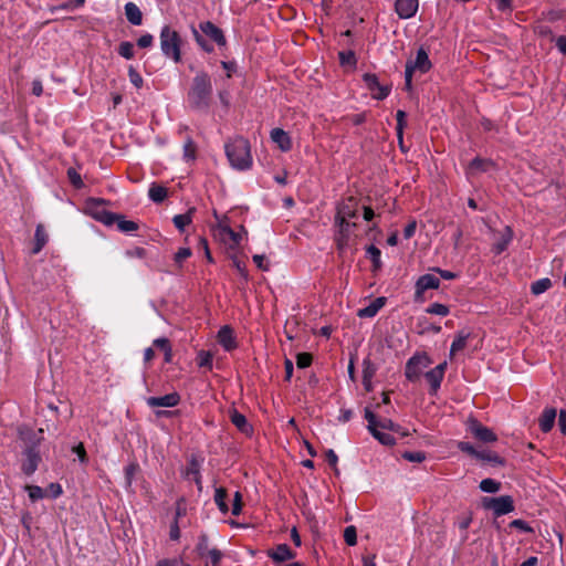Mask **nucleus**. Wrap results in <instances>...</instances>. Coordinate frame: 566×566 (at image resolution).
<instances>
[{
	"label": "nucleus",
	"instance_id": "nucleus-48",
	"mask_svg": "<svg viewBox=\"0 0 566 566\" xmlns=\"http://www.w3.org/2000/svg\"><path fill=\"white\" fill-rule=\"evenodd\" d=\"M197 364L199 367H212V355L209 352L201 350L197 356Z\"/></svg>",
	"mask_w": 566,
	"mask_h": 566
},
{
	"label": "nucleus",
	"instance_id": "nucleus-18",
	"mask_svg": "<svg viewBox=\"0 0 566 566\" xmlns=\"http://www.w3.org/2000/svg\"><path fill=\"white\" fill-rule=\"evenodd\" d=\"M418 7V0H396L395 2V11L400 19L412 18L417 13Z\"/></svg>",
	"mask_w": 566,
	"mask_h": 566
},
{
	"label": "nucleus",
	"instance_id": "nucleus-11",
	"mask_svg": "<svg viewBox=\"0 0 566 566\" xmlns=\"http://www.w3.org/2000/svg\"><path fill=\"white\" fill-rule=\"evenodd\" d=\"M355 218H357V201L349 197L337 206L335 222H349Z\"/></svg>",
	"mask_w": 566,
	"mask_h": 566
},
{
	"label": "nucleus",
	"instance_id": "nucleus-4",
	"mask_svg": "<svg viewBox=\"0 0 566 566\" xmlns=\"http://www.w3.org/2000/svg\"><path fill=\"white\" fill-rule=\"evenodd\" d=\"M432 64L429 60V55L423 48L417 51L416 59L409 60L406 63L405 70V87L407 91L412 88V74L419 72L420 74L427 73L431 69Z\"/></svg>",
	"mask_w": 566,
	"mask_h": 566
},
{
	"label": "nucleus",
	"instance_id": "nucleus-8",
	"mask_svg": "<svg viewBox=\"0 0 566 566\" xmlns=\"http://www.w3.org/2000/svg\"><path fill=\"white\" fill-rule=\"evenodd\" d=\"M365 419L368 422L367 429L371 433V436L377 439L384 446H394L396 443V439L389 432L382 431L376 424V415L367 407L365 408Z\"/></svg>",
	"mask_w": 566,
	"mask_h": 566
},
{
	"label": "nucleus",
	"instance_id": "nucleus-2",
	"mask_svg": "<svg viewBox=\"0 0 566 566\" xmlns=\"http://www.w3.org/2000/svg\"><path fill=\"white\" fill-rule=\"evenodd\" d=\"M227 158L232 168L244 171L252 167L251 146L247 138L235 136L224 144Z\"/></svg>",
	"mask_w": 566,
	"mask_h": 566
},
{
	"label": "nucleus",
	"instance_id": "nucleus-10",
	"mask_svg": "<svg viewBox=\"0 0 566 566\" xmlns=\"http://www.w3.org/2000/svg\"><path fill=\"white\" fill-rule=\"evenodd\" d=\"M23 459L21 463V470L25 475H32L41 462V455L36 446H30L25 448L22 453Z\"/></svg>",
	"mask_w": 566,
	"mask_h": 566
},
{
	"label": "nucleus",
	"instance_id": "nucleus-19",
	"mask_svg": "<svg viewBox=\"0 0 566 566\" xmlns=\"http://www.w3.org/2000/svg\"><path fill=\"white\" fill-rule=\"evenodd\" d=\"M338 227V231L335 234V242L338 250H344L348 245L349 235L352 229L356 227V223L352 222H335Z\"/></svg>",
	"mask_w": 566,
	"mask_h": 566
},
{
	"label": "nucleus",
	"instance_id": "nucleus-58",
	"mask_svg": "<svg viewBox=\"0 0 566 566\" xmlns=\"http://www.w3.org/2000/svg\"><path fill=\"white\" fill-rule=\"evenodd\" d=\"M242 510V495L240 492L234 493V499L232 503L231 513L234 516H238L241 513Z\"/></svg>",
	"mask_w": 566,
	"mask_h": 566
},
{
	"label": "nucleus",
	"instance_id": "nucleus-9",
	"mask_svg": "<svg viewBox=\"0 0 566 566\" xmlns=\"http://www.w3.org/2000/svg\"><path fill=\"white\" fill-rule=\"evenodd\" d=\"M363 81L366 87L370 91L371 97L378 101L385 99L391 92L390 85L380 84L378 76L374 73H365Z\"/></svg>",
	"mask_w": 566,
	"mask_h": 566
},
{
	"label": "nucleus",
	"instance_id": "nucleus-22",
	"mask_svg": "<svg viewBox=\"0 0 566 566\" xmlns=\"http://www.w3.org/2000/svg\"><path fill=\"white\" fill-rule=\"evenodd\" d=\"M229 417L231 422L240 432L244 433L245 436H251L253 433V428L248 422L245 416L239 412L237 409H231L229 412Z\"/></svg>",
	"mask_w": 566,
	"mask_h": 566
},
{
	"label": "nucleus",
	"instance_id": "nucleus-6",
	"mask_svg": "<svg viewBox=\"0 0 566 566\" xmlns=\"http://www.w3.org/2000/svg\"><path fill=\"white\" fill-rule=\"evenodd\" d=\"M431 364V359L429 356L424 353L422 354H415L412 357H410L405 367V376L406 378L411 381L416 382L420 379V377L423 375V370L428 368Z\"/></svg>",
	"mask_w": 566,
	"mask_h": 566
},
{
	"label": "nucleus",
	"instance_id": "nucleus-64",
	"mask_svg": "<svg viewBox=\"0 0 566 566\" xmlns=\"http://www.w3.org/2000/svg\"><path fill=\"white\" fill-rule=\"evenodd\" d=\"M191 255V250L189 248H180L175 254V261L177 263H181L184 260L188 259Z\"/></svg>",
	"mask_w": 566,
	"mask_h": 566
},
{
	"label": "nucleus",
	"instance_id": "nucleus-13",
	"mask_svg": "<svg viewBox=\"0 0 566 566\" xmlns=\"http://www.w3.org/2000/svg\"><path fill=\"white\" fill-rule=\"evenodd\" d=\"M468 429L479 441L489 443L497 440V436L492 431V429L483 426L475 419L469 421Z\"/></svg>",
	"mask_w": 566,
	"mask_h": 566
},
{
	"label": "nucleus",
	"instance_id": "nucleus-5",
	"mask_svg": "<svg viewBox=\"0 0 566 566\" xmlns=\"http://www.w3.org/2000/svg\"><path fill=\"white\" fill-rule=\"evenodd\" d=\"M481 504L484 510L492 511L495 517L512 513L515 510L514 500L511 495L484 496Z\"/></svg>",
	"mask_w": 566,
	"mask_h": 566
},
{
	"label": "nucleus",
	"instance_id": "nucleus-52",
	"mask_svg": "<svg viewBox=\"0 0 566 566\" xmlns=\"http://www.w3.org/2000/svg\"><path fill=\"white\" fill-rule=\"evenodd\" d=\"M200 473V463L197 459L191 458V460L188 463V467L186 469V478L192 479L195 475H198Z\"/></svg>",
	"mask_w": 566,
	"mask_h": 566
},
{
	"label": "nucleus",
	"instance_id": "nucleus-49",
	"mask_svg": "<svg viewBox=\"0 0 566 566\" xmlns=\"http://www.w3.org/2000/svg\"><path fill=\"white\" fill-rule=\"evenodd\" d=\"M128 77H129L130 83L136 88H140L143 86V83H144L143 77L133 65H130L128 67Z\"/></svg>",
	"mask_w": 566,
	"mask_h": 566
},
{
	"label": "nucleus",
	"instance_id": "nucleus-41",
	"mask_svg": "<svg viewBox=\"0 0 566 566\" xmlns=\"http://www.w3.org/2000/svg\"><path fill=\"white\" fill-rule=\"evenodd\" d=\"M406 113L401 109L397 111V114H396V120H397V125H396V132H397V137H398V140L400 144H402V134H403V128L406 126Z\"/></svg>",
	"mask_w": 566,
	"mask_h": 566
},
{
	"label": "nucleus",
	"instance_id": "nucleus-20",
	"mask_svg": "<svg viewBox=\"0 0 566 566\" xmlns=\"http://www.w3.org/2000/svg\"><path fill=\"white\" fill-rule=\"evenodd\" d=\"M217 338L219 344L227 352H231L237 347L233 329L228 325H224L219 329Z\"/></svg>",
	"mask_w": 566,
	"mask_h": 566
},
{
	"label": "nucleus",
	"instance_id": "nucleus-23",
	"mask_svg": "<svg viewBox=\"0 0 566 566\" xmlns=\"http://www.w3.org/2000/svg\"><path fill=\"white\" fill-rule=\"evenodd\" d=\"M385 297H377L366 307L359 308L357 312V316L360 318H371L377 315V313L385 306Z\"/></svg>",
	"mask_w": 566,
	"mask_h": 566
},
{
	"label": "nucleus",
	"instance_id": "nucleus-39",
	"mask_svg": "<svg viewBox=\"0 0 566 566\" xmlns=\"http://www.w3.org/2000/svg\"><path fill=\"white\" fill-rule=\"evenodd\" d=\"M197 146L191 137H188L184 144V158L187 161L195 160Z\"/></svg>",
	"mask_w": 566,
	"mask_h": 566
},
{
	"label": "nucleus",
	"instance_id": "nucleus-31",
	"mask_svg": "<svg viewBox=\"0 0 566 566\" xmlns=\"http://www.w3.org/2000/svg\"><path fill=\"white\" fill-rule=\"evenodd\" d=\"M167 196H168V190L166 187L157 185V184H151V186L148 190V197L150 198L151 201H154L156 203H160L167 198Z\"/></svg>",
	"mask_w": 566,
	"mask_h": 566
},
{
	"label": "nucleus",
	"instance_id": "nucleus-27",
	"mask_svg": "<svg viewBox=\"0 0 566 566\" xmlns=\"http://www.w3.org/2000/svg\"><path fill=\"white\" fill-rule=\"evenodd\" d=\"M513 239V232L510 227H506L501 237L494 242L492 251L499 255L504 252Z\"/></svg>",
	"mask_w": 566,
	"mask_h": 566
},
{
	"label": "nucleus",
	"instance_id": "nucleus-35",
	"mask_svg": "<svg viewBox=\"0 0 566 566\" xmlns=\"http://www.w3.org/2000/svg\"><path fill=\"white\" fill-rule=\"evenodd\" d=\"M191 33L196 43L199 45L201 50H203L207 53L213 52V45L206 41L205 35L201 34L198 29L191 27Z\"/></svg>",
	"mask_w": 566,
	"mask_h": 566
},
{
	"label": "nucleus",
	"instance_id": "nucleus-1",
	"mask_svg": "<svg viewBox=\"0 0 566 566\" xmlns=\"http://www.w3.org/2000/svg\"><path fill=\"white\" fill-rule=\"evenodd\" d=\"M211 95L212 82L210 75L205 71L198 72L187 94L190 107L197 111H207L210 106Z\"/></svg>",
	"mask_w": 566,
	"mask_h": 566
},
{
	"label": "nucleus",
	"instance_id": "nucleus-3",
	"mask_svg": "<svg viewBox=\"0 0 566 566\" xmlns=\"http://www.w3.org/2000/svg\"><path fill=\"white\" fill-rule=\"evenodd\" d=\"M159 41L161 53L166 59L171 60L174 63L181 62V46L184 41L177 30L165 24L160 29Z\"/></svg>",
	"mask_w": 566,
	"mask_h": 566
},
{
	"label": "nucleus",
	"instance_id": "nucleus-43",
	"mask_svg": "<svg viewBox=\"0 0 566 566\" xmlns=\"http://www.w3.org/2000/svg\"><path fill=\"white\" fill-rule=\"evenodd\" d=\"M197 553L205 557L211 548L209 547V537L207 534H201L196 546Z\"/></svg>",
	"mask_w": 566,
	"mask_h": 566
},
{
	"label": "nucleus",
	"instance_id": "nucleus-51",
	"mask_svg": "<svg viewBox=\"0 0 566 566\" xmlns=\"http://www.w3.org/2000/svg\"><path fill=\"white\" fill-rule=\"evenodd\" d=\"M339 62L342 65H355L356 64V56L355 53L350 50L348 51H342L338 53Z\"/></svg>",
	"mask_w": 566,
	"mask_h": 566
},
{
	"label": "nucleus",
	"instance_id": "nucleus-42",
	"mask_svg": "<svg viewBox=\"0 0 566 566\" xmlns=\"http://www.w3.org/2000/svg\"><path fill=\"white\" fill-rule=\"evenodd\" d=\"M377 366L369 359L365 358L363 360V378L366 380L373 379L376 375Z\"/></svg>",
	"mask_w": 566,
	"mask_h": 566
},
{
	"label": "nucleus",
	"instance_id": "nucleus-24",
	"mask_svg": "<svg viewBox=\"0 0 566 566\" xmlns=\"http://www.w3.org/2000/svg\"><path fill=\"white\" fill-rule=\"evenodd\" d=\"M494 166V163L491 159L475 157L471 160L468 166V174L475 175L480 172H486L491 167Z\"/></svg>",
	"mask_w": 566,
	"mask_h": 566
},
{
	"label": "nucleus",
	"instance_id": "nucleus-38",
	"mask_svg": "<svg viewBox=\"0 0 566 566\" xmlns=\"http://www.w3.org/2000/svg\"><path fill=\"white\" fill-rule=\"evenodd\" d=\"M367 254L373 262V271H378L381 268L380 250L376 245L371 244L367 248Z\"/></svg>",
	"mask_w": 566,
	"mask_h": 566
},
{
	"label": "nucleus",
	"instance_id": "nucleus-57",
	"mask_svg": "<svg viewBox=\"0 0 566 566\" xmlns=\"http://www.w3.org/2000/svg\"><path fill=\"white\" fill-rule=\"evenodd\" d=\"M137 470H138L137 463H130L125 468V479H126V483L128 486L132 485L134 475L137 472Z\"/></svg>",
	"mask_w": 566,
	"mask_h": 566
},
{
	"label": "nucleus",
	"instance_id": "nucleus-56",
	"mask_svg": "<svg viewBox=\"0 0 566 566\" xmlns=\"http://www.w3.org/2000/svg\"><path fill=\"white\" fill-rule=\"evenodd\" d=\"M458 449L469 455H472L474 458L478 457L479 451L470 443L465 441H460L458 443Z\"/></svg>",
	"mask_w": 566,
	"mask_h": 566
},
{
	"label": "nucleus",
	"instance_id": "nucleus-34",
	"mask_svg": "<svg viewBox=\"0 0 566 566\" xmlns=\"http://www.w3.org/2000/svg\"><path fill=\"white\" fill-rule=\"evenodd\" d=\"M227 496L228 494L224 488H216L213 500L222 514H227L229 512V506L226 502Z\"/></svg>",
	"mask_w": 566,
	"mask_h": 566
},
{
	"label": "nucleus",
	"instance_id": "nucleus-59",
	"mask_svg": "<svg viewBox=\"0 0 566 566\" xmlns=\"http://www.w3.org/2000/svg\"><path fill=\"white\" fill-rule=\"evenodd\" d=\"M72 451L78 457V460L81 463H86L87 462V454H86V450L83 446L82 442H80L78 444L74 446L72 448Z\"/></svg>",
	"mask_w": 566,
	"mask_h": 566
},
{
	"label": "nucleus",
	"instance_id": "nucleus-16",
	"mask_svg": "<svg viewBox=\"0 0 566 566\" xmlns=\"http://www.w3.org/2000/svg\"><path fill=\"white\" fill-rule=\"evenodd\" d=\"M180 395L177 391L167 394L161 397H148L146 398V403L150 408L155 407H176L180 402Z\"/></svg>",
	"mask_w": 566,
	"mask_h": 566
},
{
	"label": "nucleus",
	"instance_id": "nucleus-45",
	"mask_svg": "<svg viewBox=\"0 0 566 566\" xmlns=\"http://www.w3.org/2000/svg\"><path fill=\"white\" fill-rule=\"evenodd\" d=\"M402 459L409 462L420 463L426 460V453L423 451H405L401 454Z\"/></svg>",
	"mask_w": 566,
	"mask_h": 566
},
{
	"label": "nucleus",
	"instance_id": "nucleus-33",
	"mask_svg": "<svg viewBox=\"0 0 566 566\" xmlns=\"http://www.w3.org/2000/svg\"><path fill=\"white\" fill-rule=\"evenodd\" d=\"M476 459L489 462L493 465H504L505 461L496 452L490 450H481Z\"/></svg>",
	"mask_w": 566,
	"mask_h": 566
},
{
	"label": "nucleus",
	"instance_id": "nucleus-46",
	"mask_svg": "<svg viewBox=\"0 0 566 566\" xmlns=\"http://www.w3.org/2000/svg\"><path fill=\"white\" fill-rule=\"evenodd\" d=\"M25 491L28 492L30 500L33 502L44 497L43 489L38 485H27Z\"/></svg>",
	"mask_w": 566,
	"mask_h": 566
},
{
	"label": "nucleus",
	"instance_id": "nucleus-62",
	"mask_svg": "<svg viewBox=\"0 0 566 566\" xmlns=\"http://www.w3.org/2000/svg\"><path fill=\"white\" fill-rule=\"evenodd\" d=\"M153 42H154V36L149 33H146V34H143L138 40H137V45L142 49H146V48H149L153 45Z\"/></svg>",
	"mask_w": 566,
	"mask_h": 566
},
{
	"label": "nucleus",
	"instance_id": "nucleus-32",
	"mask_svg": "<svg viewBox=\"0 0 566 566\" xmlns=\"http://www.w3.org/2000/svg\"><path fill=\"white\" fill-rule=\"evenodd\" d=\"M220 233H221L223 240H229L230 241V248L231 249H234V248L239 247V244L241 242V239H242L240 233L234 232L228 226H221L220 227Z\"/></svg>",
	"mask_w": 566,
	"mask_h": 566
},
{
	"label": "nucleus",
	"instance_id": "nucleus-40",
	"mask_svg": "<svg viewBox=\"0 0 566 566\" xmlns=\"http://www.w3.org/2000/svg\"><path fill=\"white\" fill-rule=\"evenodd\" d=\"M117 52L122 57L130 60L135 55L134 44L129 41H124L118 45Z\"/></svg>",
	"mask_w": 566,
	"mask_h": 566
},
{
	"label": "nucleus",
	"instance_id": "nucleus-15",
	"mask_svg": "<svg viewBox=\"0 0 566 566\" xmlns=\"http://www.w3.org/2000/svg\"><path fill=\"white\" fill-rule=\"evenodd\" d=\"M266 555L277 566H281L282 563L295 557V553L287 544H279L274 548L268 549Z\"/></svg>",
	"mask_w": 566,
	"mask_h": 566
},
{
	"label": "nucleus",
	"instance_id": "nucleus-26",
	"mask_svg": "<svg viewBox=\"0 0 566 566\" xmlns=\"http://www.w3.org/2000/svg\"><path fill=\"white\" fill-rule=\"evenodd\" d=\"M127 21L133 25L143 23V13L138 6L134 2H127L124 7Z\"/></svg>",
	"mask_w": 566,
	"mask_h": 566
},
{
	"label": "nucleus",
	"instance_id": "nucleus-28",
	"mask_svg": "<svg viewBox=\"0 0 566 566\" xmlns=\"http://www.w3.org/2000/svg\"><path fill=\"white\" fill-rule=\"evenodd\" d=\"M196 212V208L191 207L188 209L186 213L176 214L172 218V222L175 227L180 231L184 232L186 227L189 226L192 222V217Z\"/></svg>",
	"mask_w": 566,
	"mask_h": 566
},
{
	"label": "nucleus",
	"instance_id": "nucleus-37",
	"mask_svg": "<svg viewBox=\"0 0 566 566\" xmlns=\"http://www.w3.org/2000/svg\"><path fill=\"white\" fill-rule=\"evenodd\" d=\"M552 286V281L548 277L539 279L532 283L531 285V292L534 295H539L547 290H549Z\"/></svg>",
	"mask_w": 566,
	"mask_h": 566
},
{
	"label": "nucleus",
	"instance_id": "nucleus-17",
	"mask_svg": "<svg viewBox=\"0 0 566 566\" xmlns=\"http://www.w3.org/2000/svg\"><path fill=\"white\" fill-rule=\"evenodd\" d=\"M440 286L439 277L433 274H423L416 282V300H419L427 290L438 289Z\"/></svg>",
	"mask_w": 566,
	"mask_h": 566
},
{
	"label": "nucleus",
	"instance_id": "nucleus-60",
	"mask_svg": "<svg viewBox=\"0 0 566 566\" xmlns=\"http://www.w3.org/2000/svg\"><path fill=\"white\" fill-rule=\"evenodd\" d=\"M125 255L130 259H133V258L143 259L146 256V250L144 248L136 247V248L126 250Z\"/></svg>",
	"mask_w": 566,
	"mask_h": 566
},
{
	"label": "nucleus",
	"instance_id": "nucleus-12",
	"mask_svg": "<svg viewBox=\"0 0 566 566\" xmlns=\"http://www.w3.org/2000/svg\"><path fill=\"white\" fill-rule=\"evenodd\" d=\"M199 32L208 36L218 46L222 48L227 45V39L223 31L211 21H203L199 23Z\"/></svg>",
	"mask_w": 566,
	"mask_h": 566
},
{
	"label": "nucleus",
	"instance_id": "nucleus-63",
	"mask_svg": "<svg viewBox=\"0 0 566 566\" xmlns=\"http://www.w3.org/2000/svg\"><path fill=\"white\" fill-rule=\"evenodd\" d=\"M206 556L210 558L212 566H218L222 558V553L217 548H211Z\"/></svg>",
	"mask_w": 566,
	"mask_h": 566
},
{
	"label": "nucleus",
	"instance_id": "nucleus-29",
	"mask_svg": "<svg viewBox=\"0 0 566 566\" xmlns=\"http://www.w3.org/2000/svg\"><path fill=\"white\" fill-rule=\"evenodd\" d=\"M470 337V333L459 331L450 347V357H453L458 352L462 350L467 346V340Z\"/></svg>",
	"mask_w": 566,
	"mask_h": 566
},
{
	"label": "nucleus",
	"instance_id": "nucleus-36",
	"mask_svg": "<svg viewBox=\"0 0 566 566\" xmlns=\"http://www.w3.org/2000/svg\"><path fill=\"white\" fill-rule=\"evenodd\" d=\"M479 488L482 492H485V493H496L501 490V482L494 480V479H483L480 484H479Z\"/></svg>",
	"mask_w": 566,
	"mask_h": 566
},
{
	"label": "nucleus",
	"instance_id": "nucleus-54",
	"mask_svg": "<svg viewBox=\"0 0 566 566\" xmlns=\"http://www.w3.org/2000/svg\"><path fill=\"white\" fill-rule=\"evenodd\" d=\"M313 357L308 353H298L296 356V365L298 368H306L311 366Z\"/></svg>",
	"mask_w": 566,
	"mask_h": 566
},
{
	"label": "nucleus",
	"instance_id": "nucleus-44",
	"mask_svg": "<svg viewBox=\"0 0 566 566\" xmlns=\"http://www.w3.org/2000/svg\"><path fill=\"white\" fill-rule=\"evenodd\" d=\"M426 312L433 315L447 316L450 313V310L444 304L432 303L430 306L427 307Z\"/></svg>",
	"mask_w": 566,
	"mask_h": 566
},
{
	"label": "nucleus",
	"instance_id": "nucleus-25",
	"mask_svg": "<svg viewBox=\"0 0 566 566\" xmlns=\"http://www.w3.org/2000/svg\"><path fill=\"white\" fill-rule=\"evenodd\" d=\"M557 411L555 408H545L538 419L539 428L543 432H549L554 427Z\"/></svg>",
	"mask_w": 566,
	"mask_h": 566
},
{
	"label": "nucleus",
	"instance_id": "nucleus-55",
	"mask_svg": "<svg viewBox=\"0 0 566 566\" xmlns=\"http://www.w3.org/2000/svg\"><path fill=\"white\" fill-rule=\"evenodd\" d=\"M510 527L520 530L524 533H533L534 532V530L528 525V523H526L524 520H520V518L513 520L510 523Z\"/></svg>",
	"mask_w": 566,
	"mask_h": 566
},
{
	"label": "nucleus",
	"instance_id": "nucleus-14",
	"mask_svg": "<svg viewBox=\"0 0 566 566\" xmlns=\"http://www.w3.org/2000/svg\"><path fill=\"white\" fill-rule=\"evenodd\" d=\"M446 369H447V361H443L423 375L430 386V391H429L430 395H436L438 392V390L440 389L441 382L444 377Z\"/></svg>",
	"mask_w": 566,
	"mask_h": 566
},
{
	"label": "nucleus",
	"instance_id": "nucleus-53",
	"mask_svg": "<svg viewBox=\"0 0 566 566\" xmlns=\"http://www.w3.org/2000/svg\"><path fill=\"white\" fill-rule=\"evenodd\" d=\"M67 177H69L70 182L76 189H81L84 186L81 175L74 168H69Z\"/></svg>",
	"mask_w": 566,
	"mask_h": 566
},
{
	"label": "nucleus",
	"instance_id": "nucleus-30",
	"mask_svg": "<svg viewBox=\"0 0 566 566\" xmlns=\"http://www.w3.org/2000/svg\"><path fill=\"white\" fill-rule=\"evenodd\" d=\"M34 247L32 249L33 254H38L48 242V234L42 224H38L34 233Z\"/></svg>",
	"mask_w": 566,
	"mask_h": 566
},
{
	"label": "nucleus",
	"instance_id": "nucleus-21",
	"mask_svg": "<svg viewBox=\"0 0 566 566\" xmlns=\"http://www.w3.org/2000/svg\"><path fill=\"white\" fill-rule=\"evenodd\" d=\"M271 140L277 145L280 150L286 153L292 148L290 135L282 128H273L270 133Z\"/></svg>",
	"mask_w": 566,
	"mask_h": 566
},
{
	"label": "nucleus",
	"instance_id": "nucleus-61",
	"mask_svg": "<svg viewBox=\"0 0 566 566\" xmlns=\"http://www.w3.org/2000/svg\"><path fill=\"white\" fill-rule=\"evenodd\" d=\"M155 566H184L181 558H164L156 563Z\"/></svg>",
	"mask_w": 566,
	"mask_h": 566
},
{
	"label": "nucleus",
	"instance_id": "nucleus-7",
	"mask_svg": "<svg viewBox=\"0 0 566 566\" xmlns=\"http://www.w3.org/2000/svg\"><path fill=\"white\" fill-rule=\"evenodd\" d=\"M97 219L106 226L116 224L118 230L124 233H132L138 230V224L135 221L126 220L124 216L115 212L103 211Z\"/></svg>",
	"mask_w": 566,
	"mask_h": 566
},
{
	"label": "nucleus",
	"instance_id": "nucleus-50",
	"mask_svg": "<svg viewBox=\"0 0 566 566\" xmlns=\"http://www.w3.org/2000/svg\"><path fill=\"white\" fill-rule=\"evenodd\" d=\"M344 541L347 545L354 546L357 543V532L355 526H347L344 531Z\"/></svg>",
	"mask_w": 566,
	"mask_h": 566
},
{
	"label": "nucleus",
	"instance_id": "nucleus-47",
	"mask_svg": "<svg viewBox=\"0 0 566 566\" xmlns=\"http://www.w3.org/2000/svg\"><path fill=\"white\" fill-rule=\"evenodd\" d=\"M376 424L381 430H389V431L398 432L400 429V427L398 424L394 423L390 419H387V418L378 419L376 417Z\"/></svg>",
	"mask_w": 566,
	"mask_h": 566
}]
</instances>
